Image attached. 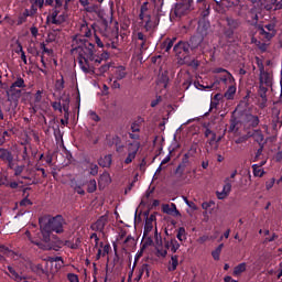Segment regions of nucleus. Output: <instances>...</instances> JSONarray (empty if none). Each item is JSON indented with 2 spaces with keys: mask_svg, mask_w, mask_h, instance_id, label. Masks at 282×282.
I'll use <instances>...</instances> for the list:
<instances>
[{
  "mask_svg": "<svg viewBox=\"0 0 282 282\" xmlns=\"http://www.w3.org/2000/svg\"><path fill=\"white\" fill-rule=\"evenodd\" d=\"M176 238L178 241H184V239H186V229L184 227L178 228Z\"/></svg>",
  "mask_w": 282,
  "mask_h": 282,
  "instance_id": "obj_42",
  "label": "nucleus"
},
{
  "mask_svg": "<svg viewBox=\"0 0 282 282\" xmlns=\"http://www.w3.org/2000/svg\"><path fill=\"white\" fill-rule=\"evenodd\" d=\"M123 243H124L126 246H128L129 248H131L132 246H134L135 239H133L132 236H128V237L126 238V240L123 241Z\"/></svg>",
  "mask_w": 282,
  "mask_h": 282,
  "instance_id": "obj_52",
  "label": "nucleus"
},
{
  "mask_svg": "<svg viewBox=\"0 0 282 282\" xmlns=\"http://www.w3.org/2000/svg\"><path fill=\"white\" fill-rule=\"evenodd\" d=\"M186 43H188L189 45V51L195 52V50H197L199 45H202V39L197 35H194L189 39V41H186Z\"/></svg>",
  "mask_w": 282,
  "mask_h": 282,
  "instance_id": "obj_20",
  "label": "nucleus"
},
{
  "mask_svg": "<svg viewBox=\"0 0 282 282\" xmlns=\"http://www.w3.org/2000/svg\"><path fill=\"white\" fill-rule=\"evenodd\" d=\"M143 239H145V240L143 241L142 250H144V248H149V246L153 245V238H151L149 236H147V237L143 236Z\"/></svg>",
  "mask_w": 282,
  "mask_h": 282,
  "instance_id": "obj_47",
  "label": "nucleus"
},
{
  "mask_svg": "<svg viewBox=\"0 0 282 282\" xmlns=\"http://www.w3.org/2000/svg\"><path fill=\"white\" fill-rule=\"evenodd\" d=\"M41 50L43 54H48V56H52V54H54V50L45 47V43H41Z\"/></svg>",
  "mask_w": 282,
  "mask_h": 282,
  "instance_id": "obj_53",
  "label": "nucleus"
},
{
  "mask_svg": "<svg viewBox=\"0 0 282 282\" xmlns=\"http://www.w3.org/2000/svg\"><path fill=\"white\" fill-rule=\"evenodd\" d=\"M223 191L230 195V192L232 191V183H230V178H225V185L223 187Z\"/></svg>",
  "mask_w": 282,
  "mask_h": 282,
  "instance_id": "obj_40",
  "label": "nucleus"
},
{
  "mask_svg": "<svg viewBox=\"0 0 282 282\" xmlns=\"http://www.w3.org/2000/svg\"><path fill=\"white\" fill-rule=\"evenodd\" d=\"M246 272V262H242L234 268V276H239L240 274H243Z\"/></svg>",
  "mask_w": 282,
  "mask_h": 282,
  "instance_id": "obj_33",
  "label": "nucleus"
},
{
  "mask_svg": "<svg viewBox=\"0 0 282 282\" xmlns=\"http://www.w3.org/2000/svg\"><path fill=\"white\" fill-rule=\"evenodd\" d=\"M127 73L124 72V67L120 66L119 69L116 72V80H122L126 78Z\"/></svg>",
  "mask_w": 282,
  "mask_h": 282,
  "instance_id": "obj_41",
  "label": "nucleus"
},
{
  "mask_svg": "<svg viewBox=\"0 0 282 282\" xmlns=\"http://www.w3.org/2000/svg\"><path fill=\"white\" fill-rule=\"evenodd\" d=\"M52 108L54 109V111H59V113H63V105L61 104V101L52 102Z\"/></svg>",
  "mask_w": 282,
  "mask_h": 282,
  "instance_id": "obj_49",
  "label": "nucleus"
},
{
  "mask_svg": "<svg viewBox=\"0 0 282 282\" xmlns=\"http://www.w3.org/2000/svg\"><path fill=\"white\" fill-rule=\"evenodd\" d=\"M235 94H237V86L231 85L224 94V98H226L227 100H232L235 98Z\"/></svg>",
  "mask_w": 282,
  "mask_h": 282,
  "instance_id": "obj_26",
  "label": "nucleus"
},
{
  "mask_svg": "<svg viewBox=\"0 0 282 282\" xmlns=\"http://www.w3.org/2000/svg\"><path fill=\"white\" fill-rule=\"evenodd\" d=\"M98 186L96 185V180H90L87 187V193H96Z\"/></svg>",
  "mask_w": 282,
  "mask_h": 282,
  "instance_id": "obj_44",
  "label": "nucleus"
},
{
  "mask_svg": "<svg viewBox=\"0 0 282 282\" xmlns=\"http://www.w3.org/2000/svg\"><path fill=\"white\" fill-rule=\"evenodd\" d=\"M270 86H265L263 84H260L259 89H258V96L262 99V105H265L268 102V88Z\"/></svg>",
  "mask_w": 282,
  "mask_h": 282,
  "instance_id": "obj_22",
  "label": "nucleus"
},
{
  "mask_svg": "<svg viewBox=\"0 0 282 282\" xmlns=\"http://www.w3.org/2000/svg\"><path fill=\"white\" fill-rule=\"evenodd\" d=\"M248 142V134L247 135H242V137H239L238 139L235 140V143L236 144H243Z\"/></svg>",
  "mask_w": 282,
  "mask_h": 282,
  "instance_id": "obj_61",
  "label": "nucleus"
},
{
  "mask_svg": "<svg viewBox=\"0 0 282 282\" xmlns=\"http://www.w3.org/2000/svg\"><path fill=\"white\" fill-rule=\"evenodd\" d=\"M219 83H224V85H232L235 83V77L230 72H227L226 75L219 78Z\"/></svg>",
  "mask_w": 282,
  "mask_h": 282,
  "instance_id": "obj_29",
  "label": "nucleus"
},
{
  "mask_svg": "<svg viewBox=\"0 0 282 282\" xmlns=\"http://www.w3.org/2000/svg\"><path fill=\"white\" fill-rule=\"evenodd\" d=\"M135 155L131 152H128V156L124 160V164H131V162H133L135 160Z\"/></svg>",
  "mask_w": 282,
  "mask_h": 282,
  "instance_id": "obj_58",
  "label": "nucleus"
},
{
  "mask_svg": "<svg viewBox=\"0 0 282 282\" xmlns=\"http://www.w3.org/2000/svg\"><path fill=\"white\" fill-rule=\"evenodd\" d=\"M13 156L12 152L8 149L0 148V160L2 162H8Z\"/></svg>",
  "mask_w": 282,
  "mask_h": 282,
  "instance_id": "obj_28",
  "label": "nucleus"
},
{
  "mask_svg": "<svg viewBox=\"0 0 282 282\" xmlns=\"http://www.w3.org/2000/svg\"><path fill=\"white\" fill-rule=\"evenodd\" d=\"M237 124L238 121L235 118L230 119L229 133H235V131H237Z\"/></svg>",
  "mask_w": 282,
  "mask_h": 282,
  "instance_id": "obj_48",
  "label": "nucleus"
},
{
  "mask_svg": "<svg viewBox=\"0 0 282 282\" xmlns=\"http://www.w3.org/2000/svg\"><path fill=\"white\" fill-rule=\"evenodd\" d=\"M65 21H67V14L65 13V11L57 10V9H53L51 12V23L53 25H63V23H65Z\"/></svg>",
  "mask_w": 282,
  "mask_h": 282,
  "instance_id": "obj_8",
  "label": "nucleus"
},
{
  "mask_svg": "<svg viewBox=\"0 0 282 282\" xmlns=\"http://www.w3.org/2000/svg\"><path fill=\"white\" fill-rule=\"evenodd\" d=\"M111 144H115L117 153H122L124 145H122V139L120 137L113 135Z\"/></svg>",
  "mask_w": 282,
  "mask_h": 282,
  "instance_id": "obj_25",
  "label": "nucleus"
},
{
  "mask_svg": "<svg viewBox=\"0 0 282 282\" xmlns=\"http://www.w3.org/2000/svg\"><path fill=\"white\" fill-rule=\"evenodd\" d=\"M147 12H149V7H148V3L144 2V3L141 6L139 19H144V14H147Z\"/></svg>",
  "mask_w": 282,
  "mask_h": 282,
  "instance_id": "obj_46",
  "label": "nucleus"
},
{
  "mask_svg": "<svg viewBox=\"0 0 282 282\" xmlns=\"http://www.w3.org/2000/svg\"><path fill=\"white\" fill-rule=\"evenodd\" d=\"M193 10V7H188V4H182L181 2H177L174 8V14L175 17H184L185 14H188Z\"/></svg>",
  "mask_w": 282,
  "mask_h": 282,
  "instance_id": "obj_13",
  "label": "nucleus"
},
{
  "mask_svg": "<svg viewBox=\"0 0 282 282\" xmlns=\"http://www.w3.org/2000/svg\"><path fill=\"white\" fill-rule=\"evenodd\" d=\"M258 32L262 41H272V39L276 36V24L271 22L264 25H259Z\"/></svg>",
  "mask_w": 282,
  "mask_h": 282,
  "instance_id": "obj_5",
  "label": "nucleus"
},
{
  "mask_svg": "<svg viewBox=\"0 0 282 282\" xmlns=\"http://www.w3.org/2000/svg\"><path fill=\"white\" fill-rule=\"evenodd\" d=\"M165 248H167V250L170 248L171 252H177V250H180V242H177V239L172 238L165 242Z\"/></svg>",
  "mask_w": 282,
  "mask_h": 282,
  "instance_id": "obj_23",
  "label": "nucleus"
},
{
  "mask_svg": "<svg viewBox=\"0 0 282 282\" xmlns=\"http://www.w3.org/2000/svg\"><path fill=\"white\" fill-rule=\"evenodd\" d=\"M175 41H177L176 36L166 37L161 44L162 50H164V52H166L169 54V52H171V50H173V45H175Z\"/></svg>",
  "mask_w": 282,
  "mask_h": 282,
  "instance_id": "obj_18",
  "label": "nucleus"
},
{
  "mask_svg": "<svg viewBox=\"0 0 282 282\" xmlns=\"http://www.w3.org/2000/svg\"><path fill=\"white\" fill-rule=\"evenodd\" d=\"M95 42L97 44V47H105V44L102 43V40H100V36L98 33H94Z\"/></svg>",
  "mask_w": 282,
  "mask_h": 282,
  "instance_id": "obj_60",
  "label": "nucleus"
},
{
  "mask_svg": "<svg viewBox=\"0 0 282 282\" xmlns=\"http://www.w3.org/2000/svg\"><path fill=\"white\" fill-rule=\"evenodd\" d=\"M12 87H18L19 89H25V87H28L25 85V79H23L21 76L17 77V79L14 80V83H12L11 85Z\"/></svg>",
  "mask_w": 282,
  "mask_h": 282,
  "instance_id": "obj_35",
  "label": "nucleus"
},
{
  "mask_svg": "<svg viewBox=\"0 0 282 282\" xmlns=\"http://www.w3.org/2000/svg\"><path fill=\"white\" fill-rule=\"evenodd\" d=\"M39 221L44 243H50L52 232H56L57 235L65 232V218L61 215L55 217L44 216Z\"/></svg>",
  "mask_w": 282,
  "mask_h": 282,
  "instance_id": "obj_2",
  "label": "nucleus"
},
{
  "mask_svg": "<svg viewBox=\"0 0 282 282\" xmlns=\"http://www.w3.org/2000/svg\"><path fill=\"white\" fill-rule=\"evenodd\" d=\"M8 271L10 272L11 274V279H13V281H17L21 278V275H19V273L17 272V270H14V268L12 267H8Z\"/></svg>",
  "mask_w": 282,
  "mask_h": 282,
  "instance_id": "obj_45",
  "label": "nucleus"
},
{
  "mask_svg": "<svg viewBox=\"0 0 282 282\" xmlns=\"http://www.w3.org/2000/svg\"><path fill=\"white\" fill-rule=\"evenodd\" d=\"M261 155H263V144H261L260 148L257 150L253 162H259V158H261Z\"/></svg>",
  "mask_w": 282,
  "mask_h": 282,
  "instance_id": "obj_51",
  "label": "nucleus"
},
{
  "mask_svg": "<svg viewBox=\"0 0 282 282\" xmlns=\"http://www.w3.org/2000/svg\"><path fill=\"white\" fill-rule=\"evenodd\" d=\"M54 135L55 140H61L63 138V134L61 133V128L57 126V128H54Z\"/></svg>",
  "mask_w": 282,
  "mask_h": 282,
  "instance_id": "obj_63",
  "label": "nucleus"
},
{
  "mask_svg": "<svg viewBox=\"0 0 282 282\" xmlns=\"http://www.w3.org/2000/svg\"><path fill=\"white\" fill-rule=\"evenodd\" d=\"M89 116H90V120H94V122H100V116H98L96 111L90 110Z\"/></svg>",
  "mask_w": 282,
  "mask_h": 282,
  "instance_id": "obj_55",
  "label": "nucleus"
},
{
  "mask_svg": "<svg viewBox=\"0 0 282 282\" xmlns=\"http://www.w3.org/2000/svg\"><path fill=\"white\" fill-rule=\"evenodd\" d=\"M228 193H226L224 189L221 192H216L217 199H226L228 197Z\"/></svg>",
  "mask_w": 282,
  "mask_h": 282,
  "instance_id": "obj_62",
  "label": "nucleus"
},
{
  "mask_svg": "<svg viewBox=\"0 0 282 282\" xmlns=\"http://www.w3.org/2000/svg\"><path fill=\"white\" fill-rule=\"evenodd\" d=\"M88 169H89V175H93L94 177L98 175V164L90 163V165H88Z\"/></svg>",
  "mask_w": 282,
  "mask_h": 282,
  "instance_id": "obj_43",
  "label": "nucleus"
},
{
  "mask_svg": "<svg viewBox=\"0 0 282 282\" xmlns=\"http://www.w3.org/2000/svg\"><path fill=\"white\" fill-rule=\"evenodd\" d=\"M259 67V85H264L265 87H272V72L265 70L263 63H258Z\"/></svg>",
  "mask_w": 282,
  "mask_h": 282,
  "instance_id": "obj_7",
  "label": "nucleus"
},
{
  "mask_svg": "<svg viewBox=\"0 0 282 282\" xmlns=\"http://www.w3.org/2000/svg\"><path fill=\"white\" fill-rule=\"evenodd\" d=\"M156 217L155 214H151L145 219L144 230H143V237H149V232L153 230V221H155Z\"/></svg>",
  "mask_w": 282,
  "mask_h": 282,
  "instance_id": "obj_16",
  "label": "nucleus"
},
{
  "mask_svg": "<svg viewBox=\"0 0 282 282\" xmlns=\"http://www.w3.org/2000/svg\"><path fill=\"white\" fill-rule=\"evenodd\" d=\"M275 162H282V151H278L274 155Z\"/></svg>",
  "mask_w": 282,
  "mask_h": 282,
  "instance_id": "obj_64",
  "label": "nucleus"
},
{
  "mask_svg": "<svg viewBox=\"0 0 282 282\" xmlns=\"http://www.w3.org/2000/svg\"><path fill=\"white\" fill-rule=\"evenodd\" d=\"M252 171L254 177H263V175H265V172L261 167H259V164H253Z\"/></svg>",
  "mask_w": 282,
  "mask_h": 282,
  "instance_id": "obj_37",
  "label": "nucleus"
},
{
  "mask_svg": "<svg viewBox=\"0 0 282 282\" xmlns=\"http://www.w3.org/2000/svg\"><path fill=\"white\" fill-rule=\"evenodd\" d=\"M196 6H197V8L200 12V17H203V19H206V17H208L210 14V3H208V1L197 0Z\"/></svg>",
  "mask_w": 282,
  "mask_h": 282,
  "instance_id": "obj_12",
  "label": "nucleus"
},
{
  "mask_svg": "<svg viewBox=\"0 0 282 282\" xmlns=\"http://www.w3.org/2000/svg\"><path fill=\"white\" fill-rule=\"evenodd\" d=\"M18 101L12 100V99H7L2 104V111H6V113H9V116H12L14 113V109H17Z\"/></svg>",
  "mask_w": 282,
  "mask_h": 282,
  "instance_id": "obj_15",
  "label": "nucleus"
},
{
  "mask_svg": "<svg viewBox=\"0 0 282 282\" xmlns=\"http://www.w3.org/2000/svg\"><path fill=\"white\" fill-rule=\"evenodd\" d=\"M7 95L12 98L15 102H18L19 98L22 96L21 89H17L15 86H10V88L7 90Z\"/></svg>",
  "mask_w": 282,
  "mask_h": 282,
  "instance_id": "obj_19",
  "label": "nucleus"
},
{
  "mask_svg": "<svg viewBox=\"0 0 282 282\" xmlns=\"http://www.w3.org/2000/svg\"><path fill=\"white\" fill-rule=\"evenodd\" d=\"M43 100V90H37L34 95V102L35 105H39Z\"/></svg>",
  "mask_w": 282,
  "mask_h": 282,
  "instance_id": "obj_50",
  "label": "nucleus"
},
{
  "mask_svg": "<svg viewBox=\"0 0 282 282\" xmlns=\"http://www.w3.org/2000/svg\"><path fill=\"white\" fill-rule=\"evenodd\" d=\"M249 17L253 21V23H258L259 22V14L254 10L250 11Z\"/></svg>",
  "mask_w": 282,
  "mask_h": 282,
  "instance_id": "obj_59",
  "label": "nucleus"
},
{
  "mask_svg": "<svg viewBox=\"0 0 282 282\" xmlns=\"http://www.w3.org/2000/svg\"><path fill=\"white\" fill-rule=\"evenodd\" d=\"M138 151H140V142L139 141L130 142L128 144V153L138 155Z\"/></svg>",
  "mask_w": 282,
  "mask_h": 282,
  "instance_id": "obj_31",
  "label": "nucleus"
},
{
  "mask_svg": "<svg viewBox=\"0 0 282 282\" xmlns=\"http://www.w3.org/2000/svg\"><path fill=\"white\" fill-rule=\"evenodd\" d=\"M67 280L69 282H80V280L78 279V275L76 273H68Z\"/></svg>",
  "mask_w": 282,
  "mask_h": 282,
  "instance_id": "obj_57",
  "label": "nucleus"
},
{
  "mask_svg": "<svg viewBox=\"0 0 282 282\" xmlns=\"http://www.w3.org/2000/svg\"><path fill=\"white\" fill-rule=\"evenodd\" d=\"M61 104H62V109L65 112V117L69 116V97L66 98H62L61 99Z\"/></svg>",
  "mask_w": 282,
  "mask_h": 282,
  "instance_id": "obj_34",
  "label": "nucleus"
},
{
  "mask_svg": "<svg viewBox=\"0 0 282 282\" xmlns=\"http://www.w3.org/2000/svg\"><path fill=\"white\" fill-rule=\"evenodd\" d=\"M28 17H30V10L25 9L22 13H19L15 25H23V23H26Z\"/></svg>",
  "mask_w": 282,
  "mask_h": 282,
  "instance_id": "obj_24",
  "label": "nucleus"
},
{
  "mask_svg": "<svg viewBox=\"0 0 282 282\" xmlns=\"http://www.w3.org/2000/svg\"><path fill=\"white\" fill-rule=\"evenodd\" d=\"M191 152L185 153L182 158V162L177 165L176 170H175V174L178 175L180 177H182V175H184V172L186 171V166H188V164H191Z\"/></svg>",
  "mask_w": 282,
  "mask_h": 282,
  "instance_id": "obj_11",
  "label": "nucleus"
},
{
  "mask_svg": "<svg viewBox=\"0 0 282 282\" xmlns=\"http://www.w3.org/2000/svg\"><path fill=\"white\" fill-rule=\"evenodd\" d=\"M162 212L165 213V215H173L174 217H182V214L180 210H177V205L175 203H172L171 205L164 204L162 206Z\"/></svg>",
  "mask_w": 282,
  "mask_h": 282,
  "instance_id": "obj_14",
  "label": "nucleus"
},
{
  "mask_svg": "<svg viewBox=\"0 0 282 282\" xmlns=\"http://www.w3.org/2000/svg\"><path fill=\"white\" fill-rule=\"evenodd\" d=\"M247 122L249 127H252V129H256V127H259V117L254 115H248L247 116Z\"/></svg>",
  "mask_w": 282,
  "mask_h": 282,
  "instance_id": "obj_27",
  "label": "nucleus"
},
{
  "mask_svg": "<svg viewBox=\"0 0 282 282\" xmlns=\"http://www.w3.org/2000/svg\"><path fill=\"white\" fill-rule=\"evenodd\" d=\"M55 89L57 91H63V89H65V79H63V75H61V79L55 82Z\"/></svg>",
  "mask_w": 282,
  "mask_h": 282,
  "instance_id": "obj_39",
  "label": "nucleus"
},
{
  "mask_svg": "<svg viewBox=\"0 0 282 282\" xmlns=\"http://www.w3.org/2000/svg\"><path fill=\"white\" fill-rule=\"evenodd\" d=\"M73 43H76L77 50H80L78 63L84 74H89V62L97 63V65L102 63V58L96 55V46L89 40L85 39V35H75Z\"/></svg>",
  "mask_w": 282,
  "mask_h": 282,
  "instance_id": "obj_1",
  "label": "nucleus"
},
{
  "mask_svg": "<svg viewBox=\"0 0 282 282\" xmlns=\"http://www.w3.org/2000/svg\"><path fill=\"white\" fill-rule=\"evenodd\" d=\"M24 169H25V165H17L15 169L13 170L15 177H19V175L23 173Z\"/></svg>",
  "mask_w": 282,
  "mask_h": 282,
  "instance_id": "obj_54",
  "label": "nucleus"
},
{
  "mask_svg": "<svg viewBox=\"0 0 282 282\" xmlns=\"http://www.w3.org/2000/svg\"><path fill=\"white\" fill-rule=\"evenodd\" d=\"M248 138H252L254 142L261 147L263 144V140H265V137L263 135V132L261 129L253 130L252 132H248Z\"/></svg>",
  "mask_w": 282,
  "mask_h": 282,
  "instance_id": "obj_17",
  "label": "nucleus"
},
{
  "mask_svg": "<svg viewBox=\"0 0 282 282\" xmlns=\"http://www.w3.org/2000/svg\"><path fill=\"white\" fill-rule=\"evenodd\" d=\"M132 43L134 44V47H137L140 52L149 50V36L142 32L132 33Z\"/></svg>",
  "mask_w": 282,
  "mask_h": 282,
  "instance_id": "obj_6",
  "label": "nucleus"
},
{
  "mask_svg": "<svg viewBox=\"0 0 282 282\" xmlns=\"http://www.w3.org/2000/svg\"><path fill=\"white\" fill-rule=\"evenodd\" d=\"M108 221L109 217H107V215L100 216L96 223L90 225V229L94 230L95 232H102Z\"/></svg>",
  "mask_w": 282,
  "mask_h": 282,
  "instance_id": "obj_10",
  "label": "nucleus"
},
{
  "mask_svg": "<svg viewBox=\"0 0 282 282\" xmlns=\"http://www.w3.org/2000/svg\"><path fill=\"white\" fill-rule=\"evenodd\" d=\"M112 162H113V159L111 154H107L98 160V164L99 166H101V169H109Z\"/></svg>",
  "mask_w": 282,
  "mask_h": 282,
  "instance_id": "obj_21",
  "label": "nucleus"
},
{
  "mask_svg": "<svg viewBox=\"0 0 282 282\" xmlns=\"http://www.w3.org/2000/svg\"><path fill=\"white\" fill-rule=\"evenodd\" d=\"M66 246L67 248H70V250H76V246H74V242L72 240H62V248Z\"/></svg>",
  "mask_w": 282,
  "mask_h": 282,
  "instance_id": "obj_56",
  "label": "nucleus"
},
{
  "mask_svg": "<svg viewBox=\"0 0 282 282\" xmlns=\"http://www.w3.org/2000/svg\"><path fill=\"white\" fill-rule=\"evenodd\" d=\"M261 9L270 12L271 10H282V0H263L261 2Z\"/></svg>",
  "mask_w": 282,
  "mask_h": 282,
  "instance_id": "obj_9",
  "label": "nucleus"
},
{
  "mask_svg": "<svg viewBox=\"0 0 282 282\" xmlns=\"http://www.w3.org/2000/svg\"><path fill=\"white\" fill-rule=\"evenodd\" d=\"M180 257L172 256L171 257V265L167 268L169 272H175L177 270V265H180Z\"/></svg>",
  "mask_w": 282,
  "mask_h": 282,
  "instance_id": "obj_32",
  "label": "nucleus"
},
{
  "mask_svg": "<svg viewBox=\"0 0 282 282\" xmlns=\"http://www.w3.org/2000/svg\"><path fill=\"white\" fill-rule=\"evenodd\" d=\"M140 21H143V23H145L144 28L147 30V32H149V30H151V28H153V23L151 22V14L149 13H143V18H139Z\"/></svg>",
  "mask_w": 282,
  "mask_h": 282,
  "instance_id": "obj_30",
  "label": "nucleus"
},
{
  "mask_svg": "<svg viewBox=\"0 0 282 282\" xmlns=\"http://www.w3.org/2000/svg\"><path fill=\"white\" fill-rule=\"evenodd\" d=\"M223 33H224L225 39H228L229 41H232V39H235V29L225 26L223 29Z\"/></svg>",
  "mask_w": 282,
  "mask_h": 282,
  "instance_id": "obj_36",
  "label": "nucleus"
},
{
  "mask_svg": "<svg viewBox=\"0 0 282 282\" xmlns=\"http://www.w3.org/2000/svg\"><path fill=\"white\" fill-rule=\"evenodd\" d=\"M91 30L94 31V34H101V36H109L111 32V28H109V20L101 18L98 23H93L90 26L87 24V22H84L80 25V32L84 34L86 39H89L91 36Z\"/></svg>",
  "mask_w": 282,
  "mask_h": 282,
  "instance_id": "obj_3",
  "label": "nucleus"
},
{
  "mask_svg": "<svg viewBox=\"0 0 282 282\" xmlns=\"http://www.w3.org/2000/svg\"><path fill=\"white\" fill-rule=\"evenodd\" d=\"M226 22L231 30H237V28H239V22L232 18H226Z\"/></svg>",
  "mask_w": 282,
  "mask_h": 282,
  "instance_id": "obj_38",
  "label": "nucleus"
},
{
  "mask_svg": "<svg viewBox=\"0 0 282 282\" xmlns=\"http://www.w3.org/2000/svg\"><path fill=\"white\" fill-rule=\"evenodd\" d=\"M173 52L180 63V65L188 64V56H191V45L186 41H178L174 47Z\"/></svg>",
  "mask_w": 282,
  "mask_h": 282,
  "instance_id": "obj_4",
  "label": "nucleus"
}]
</instances>
